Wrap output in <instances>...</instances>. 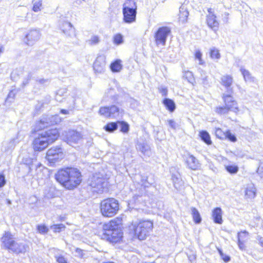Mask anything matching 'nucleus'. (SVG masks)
I'll use <instances>...</instances> for the list:
<instances>
[{
	"label": "nucleus",
	"mask_w": 263,
	"mask_h": 263,
	"mask_svg": "<svg viewBox=\"0 0 263 263\" xmlns=\"http://www.w3.org/2000/svg\"><path fill=\"white\" fill-rule=\"evenodd\" d=\"M55 177L59 183L69 190L77 186L82 181V176L79 170L72 167L59 171Z\"/></svg>",
	"instance_id": "1"
},
{
	"label": "nucleus",
	"mask_w": 263,
	"mask_h": 263,
	"mask_svg": "<svg viewBox=\"0 0 263 263\" xmlns=\"http://www.w3.org/2000/svg\"><path fill=\"white\" fill-rule=\"evenodd\" d=\"M122 223L121 218H116L108 223L103 225L101 238L110 242H117L122 237L121 230L119 226Z\"/></svg>",
	"instance_id": "2"
},
{
	"label": "nucleus",
	"mask_w": 263,
	"mask_h": 263,
	"mask_svg": "<svg viewBox=\"0 0 263 263\" xmlns=\"http://www.w3.org/2000/svg\"><path fill=\"white\" fill-rule=\"evenodd\" d=\"M59 136L57 129H50L42 132L33 141V146L35 151H42L46 148L49 143L56 140Z\"/></svg>",
	"instance_id": "3"
},
{
	"label": "nucleus",
	"mask_w": 263,
	"mask_h": 263,
	"mask_svg": "<svg viewBox=\"0 0 263 263\" xmlns=\"http://www.w3.org/2000/svg\"><path fill=\"white\" fill-rule=\"evenodd\" d=\"M2 241L6 248L17 254L25 253L28 248L27 245L14 240L12 235L9 232L5 233L2 238Z\"/></svg>",
	"instance_id": "4"
},
{
	"label": "nucleus",
	"mask_w": 263,
	"mask_h": 263,
	"mask_svg": "<svg viewBox=\"0 0 263 263\" xmlns=\"http://www.w3.org/2000/svg\"><path fill=\"white\" fill-rule=\"evenodd\" d=\"M100 209L103 216L112 217L119 210V202L117 199L112 198L104 199L101 202Z\"/></svg>",
	"instance_id": "5"
},
{
	"label": "nucleus",
	"mask_w": 263,
	"mask_h": 263,
	"mask_svg": "<svg viewBox=\"0 0 263 263\" xmlns=\"http://www.w3.org/2000/svg\"><path fill=\"white\" fill-rule=\"evenodd\" d=\"M137 5L133 0H127L123 5V21L128 24L136 21Z\"/></svg>",
	"instance_id": "6"
},
{
	"label": "nucleus",
	"mask_w": 263,
	"mask_h": 263,
	"mask_svg": "<svg viewBox=\"0 0 263 263\" xmlns=\"http://www.w3.org/2000/svg\"><path fill=\"white\" fill-rule=\"evenodd\" d=\"M153 228V223L150 220L140 221L135 226V235L139 240H144L148 236Z\"/></svg>",
	"instance_id": "7"
},
{
	"label": "nucleus",
	"mask_w": 263,
	"mask_h": 263,
	"mask_svg": "<svg viewBox=\"0 0 263 263\" xmlns=\"http://www.w3.org/2000/svg\"><path fill=\"white\" fill-rule=\"evenodd\" d=\"M63 139L69 145L75 147L82 140L81 134L74 130L64 132L63 133Z\"/></svg>",
	"instance_id": "8"
},
{
	"label": "nucleus",
	"mask_w": 263,
	"mask_h": 263,
	"mask_svg": "<svg viewBox=\"0 0 263 263\" xmlns=\"http://www.w3.org/2000/svg\"><path fill=\"white\" fill-rule=\"evenodd\" d=\"M89 184L92 189V192L102 193L107 186V182L102 177H99L98 175H95L90 178Z\"/></svg>",
	"instance_id": "9"
},
{
	"label": "nucleus",
	"mask_w": 263,
	"mask_h": 263,
	"mask_svg": "<svg viewBox=\"0 0 263 263\" xmlns=\"http://www.w3.org/2000/svg\"><path fill=\"white\" fill-rule=\"evenodd\" d=\"M61 122V119L57 115L49 116L44 115L40 121L36 123V128L41 130L48 126L58 124Z\"/></svg>",
	"instance_id": "10"
},
{
	"label": "nucleus",
	"mask_w": 263,
	"mask_h": 263,
	"mask_svg": "<svg viewBox=\"0 0 263 263\" xmlns=\"http://www.w3.org/2000/svg\"><path fill=\"white\" fill-rule=\"evenodd\" d=\"M63 149L60 146H54L49 149L46 153V159L50 163H55L64 157Z\"/></svg>",
	"instance_id": "11"
},
{
	"label": "nucleus",
	"mask_w": 263,
	"mask_h": 263,
	"mask_svg": "<svg viewBox=\"0 0 263 263\" xmlns=\"http://www.w3.org/2000/svg\"><path fill=\"white\" fill-rule=\"evenodd\" d=\"M171 32L170 29L167 27H162L158 29L155 34V42L157 46L165 45L167 37Z\"/></svg>",
	"instance_id": "12"
},
{
	"label": "nucleus",
	"mask_w": 263,
	"mask_h": 263,
	"mask_svg": "<svg viewBox=\"0 0 263 263\" xmlns=\"http://www.w3.org/2000/svg\"><path fill=\"white\" fill-rule=\"evenodd\" d=\"M233 93H223L222 95V99L224 105L231 110L234 112L239 111V108L236 101L232 96Z\"/></svg>",
	"instance_id": "13"
},
{
	"label": "nucleus",
	"mask_w": 263,
	"mask_h": 263,
	"mask_svg": "<svg viewBox=\"0 0 263 263\" xmlns=\"http://www.w3.org/2000/svg\"><path fill=\"white\" fill-rule=\"evenodd\" d=\"M41 36V34L39 30H30L26 35L25 42L28 45L32 46L40 39Z\"/></svg>",
	"instance_id": "14"
},
{
	"label": "nucleus",
	"mask_w": 263,
	"mask_h": 263,
	"mask_svg": "<svg viewBox=\"0 0 263 263\" xmlns=\"http://www.w3.org/2000/svg\"><path fill=\"white\" fill-rule=\"evenodd\" d=\"M105 58L103 55L98 56L93 63V70L96 73H102L105 70Z\"/></svg>",
	"instance_id": "15"
},
{
	"label": "nucleus",
	"mask_w": 263,
	"mask_h": 263,
	"mask_svg": "<svg viewBox=\"0 0 263 263\" xmlns=\"http://www.w3.org/2000/svg\"><path fill=\"white\" fill-rule=\"evenodd\" d=\"M233 82V79L231 76L224 75L221 78V84L227 89L225 93H234L233 89L231 87Z\"/></svg>",
	"instance_id": "16"
},
{
	"label": "nucleus",
	"mask_w": 263,
	"mask_h": 263,
	"mask_svg": "<svg viewBox=\"0 0 263 263\" xmlns=\"http://www.w3.org/2000/svg\"><path fill=\"white\" fill-rule=\"evenodd\" d=\"M62 32L68 36H72L75 34V29L72 24L68 22H63L60 25Z\"/></svg>",
	"instance_id": "17"
},
{
	"label": "nucleus",
	"mask_w": 263,
	"mask_h": 263,
	"mask_svg": "<svg viewBox=\"0 0 263 263\" xmlns=\"http://www.w3.org/2000/svg\"><path fill=\"white\" fill-rule=\"evenodd\" d=\"M206 23L208 26L213 31H216L219 28V22L216 20L215 14L207 15Z\"/></svg>",
	"instance_id": "18"
},
{
	"label": "nucleus",
	"mask_w": 263,
	"mask_h": 263,
	"mask_svg": "<svg viewBox=\"0 0 263 263\" xmlns=\"http://www.w3.org/2000/svg\"><path fill=\"white\" fill-rule=\"evenodd\" d=\"M186 162L188 167L193 170L198 169L200 166L198 160L194 156L190 154L187 156Z\"/></svg>",
	"instance_id": "19"
},
{
	"label": "nucleus",
	"mask_w": 263,
	"mask_h": 263,
	"mask_svg": "<svg viewBox=\"0 0 263 263\" xmlns=\"http://www.w3.org/2000/svg\"><path fill=\"white\" fill-rule=\"evenodd\" d=\"M222 212L220 208H216L212 211V218L214 222L218 224H222L223 220L222 218Z\"/></svg>",
	"instance_id": "20"
},
{
	"label": "nucleus",
	"mask_w": 263,
	"mask_h": 263,
	"mask_svg": "<svg viewBox=\"0 0 263 263\" xmlns=\"http://www.w3.org/2000/svg\"><path fill=\"white\" fill-rule=\"evenodd\" d=\"M189 13L184 6H181L179 9V21L182 23L187 22Z\"/></svg>",
	"instance_id": "21"
},
{
	"label": "nucleus",
	"mask_w": 263,
	"mask_h": 263,
	"mask_svg": "<svg viewBox=\"0 0 263 263\" xmlns=\"http://www.w3.org/2000/svg\"><path fill=\"white\" fill-rule=\"evenodd\" d=\"M137 149L141 152L144 155L149 156L151 154L150 147L146 143H138L137 146Z\"/></svg>",
	"instance_id": "22"
},
{
	"label": "nucleus",
	"mask_w": 263,
	"mask_h": 263,
	"mask_svg": "<svg viewBox=\"0 0 263 263\" xmlns=\"http://www.w3.org/2000/svg\"><path fill=\"white\" fill-rule=\"evenodd\" d=\"M256 189L253 184H249L247 185L245 190V196L246 198H253L255 197Z\"/></svg>",
	"instance_id": "23"
},
{
	"label": "nucleus",
	"mask_w": 263,
	"mask_h": 263,
	"mask_svg": "<svg viewBox=\"0 0 263 263\" xmlns=\"http://www.w3.org/2000/svg\"><path fill=\"white\" fill-rule=\"evenodd\" d=\"M172 180L174 187L177 190H180L183 186V182L180 177L175 175H172Z\"/></svg>",
	"instance_id": "24"
},
{
	"label": "nucleus",
	"mask_w": 263,
	"mask_h": 263,
	"mask_svg": "<svg viewBox=\"0 0 263 263\" xmlns=\"http://www.w3.org/2000/svg\"><path fill=\"white\" fill-rule=\"evenodd\" d=\"M137 177L140 179V181L138 182V183L145 188L149 187L153 183L152 181L148 180V177L146 176L139 175Z\"/></svg>",
	"instance_id": "25"
},
{
	"label": "nucleus",
	"mask_w": 263,
	"mask_h": 263,
	"mask_svg": "<svg viewBox=\"0 0 263 263\" xmlns=\"http://www.w3.org/2000/svg\"><path fill=\"white\" fill-rule=\"evenodd\" d=\"M163 103L167 109H168L170 112H172L175 110L176 108V105L172 100L170 99H165L163 100Z\"/></svg>",
	"instance_id": "26"
},
{
	"label": "nucleus",
	"mask_w": 263,
	"mask_h": 263,
	"mask_svg": "<svg viewBox=\"0 0 263 263\" xmlns=\"http://www.w3.org/2000/svg\"><path fill=\"white\" fill-rule=\"evenodd\" d=\"M109 117L115 118L119 116L120 113L122 112V110H120L119 108L115 106L112 105L109 107Z\"/></svg>",
	"instance_id": "27"
},
{
	"label": "nucleus",
	"mask_w": 263,
	"mask_h": 263,
	"mask_svg": "<svg viewBox=\"0 0 263 263\" xmlns=\"http://www.w3.org/2000/svg\"><path fill=\"white\" fill-rule=\"evenodd\" d=\"M192 215L193 220L196 223H199L201 221L200 215L198 210L195 208L192 207L191 208Z\"/></svg>",
	"instance_id": "28"
},
{
	"label": "nucleus",
	"mask_w": 263,
	"mask_h": 263,
	"mask_svg": "<svg viewBox=\"0 0 263 263\" xmlns=\"http://www.w3.org/2000/svg\"><path fill=\"white\" fill-rule=\"evenodd\" d=\"M121 61L117 60L110 65V69L113 72H119L122 68V65L121 64Z\"/></svg>",
	"instance_id": "29"
},
{
	"label": "nucleus",
	"mask_w": 263,
	"mask_h": 263,
	"mask_svg": "<svg viewBox=\"0 0 263 263\" xmlns=\"http://www.w3.org/2000/svg\"><path fill=\"white\" fill-rule=\"evenodd\" d=\"M215 111L220 115H223L228 114L230 110H229L225 105L219 106L215 108Z\"/></svg>",
	"instance_id": "30"
},
{
	"label": "nucleus",
	"mask_w": 263,
	"mask_h": 263,
	"mask_svg": "<svg viewBox=\"0 0 263 263\" xmlns=\"http://www.w3.org/2000/svg\"><path fill=\"white\" fill-rule=\"evenodd\" d=\"M240 71L246 81H251L253 80V78L252 77L250 72L248 70L245 69L243 67H241Z\"/></svg>",
	"instance_id": "31"
},
{
	"label": "nucleus",
	"mask_w": 263,
	"mask_h": 263,
	"mask_svg": "<svg viewBox=\"0 0 263 263\" xmlns=\"http://www.w3.org/2000/svg\"><path fill=\"white\" fill-rule=\"evenodd\" d=\"M118 128V124L117 122H111L108 123L104 126V128L108 132H113Z\"/></svg>",
	"instance_id": "32"
},
{
	"label": "nucleus",
	"mask_w": 263,
	"mask_h": 263,
	"mask_svg": "<svg viewBox=\"0 0 263 263\" xmlns=\"http://www.w3.org/2000/svg\"><path fill=\"white\" fill-rule=\"evenodd\" d=\"M199 136L202 140L206 144H210L211 143L210 135L207 132L202 131L200 132Z\"/></svg>",
	"instance_id": "33"
},
{
	"label": "nucleus",
	"mask_w": 263,
	"mask_h": 263,
	"mask_svg": "<svg viewBox=\"0 0 263 263\" xmlns=\"http://www.w3.org/2000/svg\"><path fill=\"white\" fill-rule=\"evenodd\" d=\"M32 10L34 12H38L41 10L42 6V0H33L32 1Z\"/></svg>",
	"instance_id": "34"
},
{
	"label": "nucleus",
	"mask_w": 263,
	"mask_h": 263,
	"mask_svg": "<svg viewBox=\"0 0 263 263\" xmlns=\"http://www.w3.org/2000/svg\"><path fill=\"white\" fill-rule=\"evenodd\" d=\"M210 57L213 59H219L220 58V54L219 50L215 47H213L210 49Z\"/></svg>",
	"instance_id": "35"
},
{
	"label": "nucleus",
	"mask_w": 263,
	"mask_h": 263,
	"mask_svg": "<svg viewBox=\"0 0 263 263\" xmlns=\"http://www.w3.org/2000/svg\"><path fill=\"white\" fill-rule=\"evenodd\" d=\"M118 127L120 128V130L121 132L123 133H127L129 130V125L128 124L123 121H118Z\"/></svg>",
	"instance_id": "36"
},
{
	"label": "nucleus",
	"mask_w": 263,
	"mask_h": 263,
	"mask_svg": "<svg viewBox=\"0 0 263 263\" xmlns=\"http://www.w3.org/2000/svg\"><path fill=\"white\" fill-rule=\"evenodd\" d=\"M248 232L246 231H241L238 233L237 238L238 241H246L248 240Z\"/></svg>",
	"instance_id": "37"
},
{
	"label": "nucleus",
	"mask_w": 263,
	"mask_h": 263,
	"mask_svg": "<svg viewBox=\"0 0 263 263\" xmlns=\"http://www.w3.org/2000/svg\"><path fill=\"white\" fill-rule=\"evenodd\" d=\"M226 170L230 174H236L239 170L238 167L235 165H229L225 166Z\"/></svg>",
	"instance_id": "38"
},
{
	"label": "nucleus",
	"mask_w": 263,
	"mask_h": 263,
	"mask_svg": "<svg viewBox=\"0 0 263 263\" xmlns=\"http://www.w3.org/2000/svg\"><path fill=\"white\" fill-rule=\"evenodd\" d=\"M65 227L63 224H53L51 226L50 228L53 230L54 232H60L64 230Z\"/></svg>",
	"instance_id": "39"
},
{
	"label": "nucleus",
	"mask_w": 263,
	"mask_h": 263,
	"mask_svg": "<svg viewBox=\"0 0 263 263\" xmlns=\"http://www.w3.org/2000/svg\"><path fill=\"white\" fill-rule=\"evenodd\" d=\"M215 133L216 136L219 139H223L226 138L227 132H224L220 128H216Z\"/></svg>",
	"instance_id": "40"
},
{
	"label": "nucleus",
	"mask_w": 263,
	"mask_h": 263,
	"mask_svg": "<svg viewBox=\"0 0 263 263\" xmlns=\"http://www.w3.org/2000/svg\"><path fill=\"white\" fill-rule=\"evenodd\" d=\"M17 142L16 141V138L12 139L8 143L7 146L6 148V151H8L9 150L12 149L14 148L16 143Z\"/></svg>",
	"instance_id": "41"
},
{
	"label": "nucleus",
	"mask_w": 263,
	"mask_h": 263,
	"mask_svg": "<svg viewBox=\"0 0 263 263\" xmlns=\"http://www.w3.org/2000/svg\"><path fill=\"white\" fill-rule=\"evenodd\" d=\"M183 78L186 79L190 83H193L194 80L192 72L189 71L184 72Z\"/></svg>",
	"instance_id": "42"
},
{
	"label": "nucleus",
	"mask_w": 263,
	"mask_h": 263,
	"mask_svg": "<svg viewBox=\"0 0 263 263\" xmlns=\"http://www.w3.org/2000/svg\"><path fill=\"white\" fill-rule=\"evenodd\" d=\"M99 113L105 117H109V107H102L100 108Z\"/></svg>",
	"instance_id": "43"
},
{
	"label": "nucleus",
	"mask_w": 263,
	"mask_h": 263,
	"mask_svg": "<svg viewBox=\"0 0 263 263\" xmlns=\"http://www.w3.org/2000/svg\"><path fill=\"white\" fill-rule=\"evenodd\" d=\"M114 42L117 45H120L123 42V36L121 34H117L114 37Z\"/></svg>",
	"instance_id": "44"
},
{
	"label": "nucleus",
	"mask_w": 263,
	"mask_h": 263,
	"mask_svg": "<svg viewBox=\"0 0 263 263\" xmlns=\"http://www.w3.org/2000/svg\"><path fill=\"white\" fill-rule=\"evenodd\" d=\"M38 232L41 234H46L48 232V228L44 224L38 225L37 227Z\"/></svg>",
	"instance_id": "45"
},
{
	"label": "nucleus",
	"mask_w": 263,
	"mask_h": 263,
	"mask_svg": "<svg viewBox=\"0 0 263 263\" xmlns=\"http://www.w3.org/2000/svg\"><path fill=\"white\" fill-rule=\"evenodd\" d=\"M100 41L99 37L97 35H93L90 39L88 41L89 45H92L98 44Z\"/></svg>",
	"instance_id": "46"
},
{
	"label": "nucleus",
	"mask_w": 263,
	"mask_h": 263,
	"mask_svg": "<svg viewBox=\"0 0 263 263\" xmlns=\"http://www.w3.org/2000/svg\"><path fill=\"white\" fill-rule=\"evenodd\" d=\"M226 136L225 139H228L232 142H235L237 139L234 135H233L230 131H227Z\"/></svg>",
	"instance_id": "47"
},
{
	"label": "nucleus",
	"mask_w": 263,
	"mask_h": 263,
	"mask_svg": "<svg viewBox=\"0 0 263 263\" xmlns=\"http://www.w3.org/2000/svg\"><path fill=\"white\" fill-rule=\"evenodd\" d=\"M195 58L199 61V64L203 65L204 61L202 59V53L200 50H196L195 53Z\"/></svg>",
	"instance_id": "48"
},
{
	"label": "nucleus",
	"mask_w": 263,
	"mask_h": 263,
	"mask_svg": "<svg viewBox=\"0 0 263 263\" xmlns=\"http://www.w3.org/2000/svg\"><path fill=\"white\" fill-rule=\"evenodd\" d=\"M55 258L58 263H67L66 258L62 255H56Z\"/></svg>",
	"instance_id": "49"
},
{
	"label": "nucleus",
	"mask_w": 263,
	"mask_h": 263,
	"mask_svg": "<svg viewBox=\"0 0 263 263\" xmlns=\"http://www.w3.org/2000/svg\"><path fill=\"white\" fill-rule=\"evenodd\" d=\"M218 250L221 257L225 262H228L230 260V256L228 255H225V257H223V253L222 252V250L219 249H218Z\"/></svg>",
	"instance_id": "50"
},
{
	"label": "nucleus",
	"mask_w": 263,
	"mask_h": 263,
	"mask_svg": "<svg viewBox=\"0 0 263 263\" xmlns=\"http://www.w3.org/2000/svg\"><path fill=\"white\" fill-rule=\"evenodd\" d=\"M168 125L173 129H176L177 127V123L173 120H167Z\"/></svg>",
	"instance_id": "51"
},
{
	"label": "nucleus",
	"mask_w": 263,
	"mask_h": 263,
	"mask_svg": "<svg viewBox=\"0 0 263 263\" xmlns=\"http://www.w3.org/2000/svg\"><path fill=\"white\" fill-rule=\"evenodd\" d=\"M6 184L5 177L4 174H0V187L4 186Z\"/></svg>",
	"instance_id": "52"
},
{
	"label": "nucleus",
	"mask_w": 263,
	"mask_h": 263,
	"mask_svg": "<svg viewBox=\"0 0 263 263\" xmlns=\"http://www.w3.org/2000/svg\"><path fill=\"white\" fill-rule=\"evenodd\" d=\"M245 242L246 241H240V240L238 241V247L242 251L246 250V247L245 245Z\"/></svg>",
	"instance_id": "53"
},
{
	"label": "nucleus",
	"mask_w": 263,
	"mask_h": 263,
	"mask_svg": "<svg viewBox=\"0 0 263 263\" xmlns=\"http://www.w3.org/2000/svg\"><path fill=\"white\" fill-rule=\"evenodd\" d=\"M160 92L162 94L163 96H166L167 93V90L165 87H160L159 88Z\"/></svg>",
	"instance_id": "54"
},
{
	"label": "nucleus",
	"mask_w": 263,
	"mask_h": 263,
	"mask_svg": "<svg viewBox=\"0 0 263 263\" xmlns=\"http://www.w3.org/2000/svg\"><path fill=\"white\" fill-rule=\"evenodd\" d=\"M76 253H77V256L80 257H83V251L79 248H76L75 250Z\"/></svg>",
	"instance_id": "55"
},
{
	"label": "nucleus",
	"mask_w": 263,
	"mask_h": 263,
	"mask_svg": "<svg viewBox=\"0 0 263 263\" xmlns=\"http://www.w3.org/2000/svg\"><path fill=\"white\" fill-rule=\"evenodd\" d=\"M31 77H32L31 73H28V79L26 81H24L23 82V84L24 85H26L27 84H28V81L31 79Z\"/></svg>",
	"instance_id": "56"
},
{
	"label": "nucleus",
	"mask_w": 263,
	"mask_h": 263,
	"mask_svg": "<svg viewBox=\"0 0 263 263\" xmlns=\"http://www.w3.org/2000/svg\"><path fill=\"white\" fill-rule=\"evenodd\" d=\"M258 243L259 245L263 248V238L262 237H260L259 239H258Z\"/></svg>",
	"instance_id": "57"
},
{
	"label": "nucleus",
	"mask_w": 263,
	"mask_h": 263,
	"mask_svg": "<svg viewBox=\"0 0 263 263\" xmlns=\"http://www.w3.org/2000/svg\"><path fill=\"white\" fill-rule=\"evenodd\" d=\"M38 81L40 84H44L48 81V80L42 79L39 80Z\"/></svg>",
	"instance_id": "58"
},
{
	"label": "nucleus",
	"mask_w": 263,
	"mask_h": 263,
	"mask_svg": "<svg viewBox=\"0 0 263 263\" xmlns=\"http://www.w3.org/2000/svg\"><path fill=\"white\" fill-rule=\"evenodd\" d=\"M60 112L61 114L66 115V114H68L69 113V111L67 110L62 109L61 110Z\"/></svg>",
	"instance_id": "59"
},
{
	"label": "nucleus",
	"mask_w": 263,
	"mask_h": 263,
	"mask_svg": "<svg viewBox=\"0 0 263 263\" xmlns=\"http://www.w3.org/2000/svg\"><path fill=\"white\" fill-rule=\"evenodd\" d=\"M209 14L208 15L215 14L212 8H209L208 10Z\"/></svg>",
	"instance_id": "60"
},
{
	"label": "nucleus",
	"mask_w": 263,
	"mask_h": 263,
	"mask_svg": "<svg viewBox=\"0 0 263 263\" xmlns=\"http://www.w3.org/2000/svg\"><path fill=\"white\" fill-rule=\"evenodd\" d=\"M60 91H58V92L57 93V95L55 96V100L58 101H61V100H60V98L59 97L60 96Z\"/></svg>",
	"instance_id": "61"
},
{
	"label": "nucleus",
	"mask_w": 263,
	"mask_h": 263,
	"mask_svg": "<svg viewBox=\"0 0 263 263\" xmlns=\"http://www.w3.org/2000/svg\"><path fill=\"white\" fill-rule=\"evenodd\" d=\"M14 96V93H13V92L10 91L8 94V98H10V97H13Z\"/></svg>",
	"instance_id": "62"
},
{
	"label": "nucleus",
	"mask_w": 263,
	"mask_h": 263,
	"mask_svg": "<svg viewBox=\"0 0 263 263\" xmlns=\"http://www.w3.org/2000/svg\"><path fill=\"white\" fill-rule=\"evenodd\" d=\"M4 51V48L3 46L0 47V54L3 53Z\"/></svg>",
	"instance_id": "63"
},
{
	"label": "nucleus",
	"mask_w": 263,
	"mask_h": 263,
	"mask_svg": "<svg viewBox=\"0 0 263 263\" xmlns=\"http://www.w3.org/2000/svg\"><path fill=\"white\" fill-rule=\"evenodd\" d=\"M42 166L41 164L40 163H38L36 165V167L39 168Z\"/></svg>",
	"instance_id": "64"
}]
</instances>
